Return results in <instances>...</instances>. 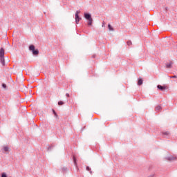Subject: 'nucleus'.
I'll return each instance as SVG.
<instances>
[{"label":"nucleus","mask_w":177,"mask_h":177,"mask_svg":"<svg viewBox=\"0 0 177 177\" xmlns=\"http://www.w3.org/2000/svg\"><path fill=\"white\" fill-rule=\"evenodd\" d=\"M0 63L2 64L3 67L6 66L5 62V49L3 48H0Z\"/></svg>","instance_id":"nucleus-1"},{"label":"nucleus","mask_w":177,"mask_h":177,"mask_svg":"<svg viewBox=\"0 0 177 177\" xmlns=\"http://www.w3.org/2000/svg\"><path fill=\"white\" fill-rule=\"evenodd\" d=\"M29 50L32 52L33 56H38V55H39V50H38V48H35V45H30Z\"/></svg>","instance_id":"nucleus-2"},{"label":"nucleus","mask_w":177,"mask_h":177,"mask_svg":"<svg viewBox=\"0 0 177 177\" xmlns=\"http://www.w3.org/2000/svg\"><path fill=\"white\" fill-rule=\"evenodd\" d=\"M165 160H167V161H175L177 160V156L175 155H171L170 156L166 157Z\"/></svg>","instance_id":"nucleus-3"},{"label":"nucleus","mask_w":177,"mask_h":177,"mask_svg":"<svg viewBox=\"0 0 177 177\" xmlns=\"http://www.w3.org/2000/svg\"><path fill=\"white\" fill-rule=\"evenodd\" d=\"M73 164H74L77 171H80V169L78 168V164H77V158H75V155L73 156Z\"/></svg>","instance_id":"nucleus-4"},{"label":"nucleus","mask_w":177,"mask_h":177,"mask_svg":"<svg viewBox=\"0 0 177 177\" xmlns=\"http://www.w3.org/2000/svg\"><path fill=\"white\" fill-rule=\"evenodd\" d=\"M79 13H81L80 11H77L75 13V21H76V24H78V23H80V21L81 20V18L80 17V16L78 15Z\"/></svg>","instance_id":"nucleus-5"},{"label":"nucleus","mask_w":177,"mask_h":177,"mask_svg":"<svg viewBox=\"0 0 177 177\" xmlns=\"http://www.w3.org/2000/svg\"><path fill=\"white\" fill-rule=\"evenodd\" d=\"M158 89H159V91H165V89H168V86H161L160 84H158L157 86Z\"/></svg>","instance_id":"nucleus-6"},{"label":"nucleus","mask_w":177,"mask_h":177,"mask_svg":"<svg viewBox=\"0 0 177 177\" xmlns=\"http://www.w3.org/2000/svg\"><path fill=\"white\" fill-rule=\"evenodd\" d=\"M173 64H174V62L169 61V63L167 62L165 64L166 68H172Z\"/></svg>","instance_id":"nucleus-7"},{"label":"nucleus","mask_w":177,"mask_h":177,"mask_svg":"<svg viewBox=\"0 0 177 177\" xmlns=\"http://www.w3.org/2000/svg\"><path fill=\"white\" fill-rule=\"evenodd\" d=\"M162 135L165 136V138H169L171 136V133H169L168 131L162 132Z\"/></svg>","instance_id":"nucleus-8"},{"label":"nucleus","mask_w":177,"mask_h":177,"mask_svg":"<svg viewBox=\"0 0 177 177\" xmlns=\"http://www.w3.org/2000/svg\"><path fill=\"white\" fill-rule=\"evenodd\" d=\"M84 17H85V19H86V20H89V19H92V17L91 16V15H89L88 13H84Z\"/></svg>","instance_id":"nucleus-9"},{"label":"nucleus","mask_w":177,"mask_h":177,"mask_svg":"<svg viewBox=\"0 0 177 177\" xmlns=\"http://www.w3.org/2000/svg\"><path fill=\"white\" fill-rule=\"evenodd\" d=\"M137 84L138 85V86H140V85H142L143 84V79L139 78L138 80Z\"/></svg>","instance_id":"nucleus-10"},{"label":"nucleus","mask_w":177,"mask_h":177,"mask_svg":"<svg viewBox=\"0 0 177 177\" xmlns=\"http://www.w3.org/2000/svg\"><path fill=\"white\" fill-rule=\"evenodd\" d=\"M3 150L5 151V153L9 152V147L8 146L3 147Z\"/></svg>","instance_id":"nucleus-11"},{"label":"nucleus","mask_w":177,"mask_h":177,"mask_svg":"<svg viewBox=\"0 0 177 177\" xmlns=\"http://www.w3.org/2000/svg\"><path fill=\"white\" fill-rule=\"evenodd\" d=\"M161 109H162V108L161 107V106L158 105V106H157L155 108V111L158 112V111H160V110H161Z\"/></svg>","instance_id":"nucleus-12"},{"label":"nucleus","mask_w":177,"mask_h":177,"mask_svg":"<svg viewBox=\"0 0 177 177\" xmlns=\"http://www.w3.org/2000/svg\"><path fill=\"white\" fill-rule=\"evenodd\" d=\"M93 21V19L92 18L88 19V26H92Z\"/></svg>","instance_id":"nucleus-13"},{"label":"nucleus","mask_w":177,"mask_h":177,"mask_svg":"<svg viewBox=\"0 0 177 177\" xmlns=\"http://www.w3.org/2000/svg\"><path fill=\"white\" fill-rule=\"evenodd\" d=\"M86 171H89L91 175H92V170L91 169V167H89V166H86Z\"/></svg>","instance_id":"nucleus-14"},{"label":"nucleus","mask_w":177,"mask_h":177,"mask_svg":"<svg viewBox=\"0 0 177 177\" xmlns=\"http://www.w3.org/2000/svg\"><path fill=\"white\" fill-rule=\"evenodd\" d=\"M108 28H109V31H113L114 30V29L112 28L111 24L108 25Z\"/></svg>","instance_id":"nucleus-15"},{"label":"nucleus","mask_w":177,"mask_h":177,"mask_svg":"<svg viewBox=\"0 0 177 177\" xmlns=\"http://www.w3.org/2000/svg\"><path fill=\"white\" fill-rule=\"evenodd\" d=\"M53 147H55V146H53V145H50V146L48 147V151H50V150H52V149H53Z\"/></svg>","instance_id":"nucleus-16"},{"label":"nucleus","mask_w":177,"mask_h":177,"mask_svg":"<svg viewBox=\"0 0 177 177\" xmlns=\"http://www.w3.org/2000/svg\"><path fill=\"white\" fill-rule=\"evenodd\" d=\"M63 104H64V102L63 101L58 102V106H63Z\"/></svg>","instance_id":"nucleus-17"},{"label":"nucleus","mask_w":177,"mask_h":177,"mask_svg":"<svg viewBox=\"0 0 177 177\" xmlns=\"http://www.w3.org/2000/svg\"><path fill=\"white\" fill-rule=\"evenodd\" d=\"M2 88H3L4 89H7V88H8V86H6V84L3 83V84H2Z\"/></svg>","instance_id":"nucleus-18"},{"label":"nucleus","mask_w":177,"mask_h":177,"mask_svg":"<svg viewBox=\"0 0 177 177\" xmlns=\"http://www.w3.org/2000/svg\"><path fill=\"white\" fill-rule=\"evenodd\" d=\"M52 111H53L55 117H57V113H56V111H55V109H52Z\"/></svg>","instance_id":"nucleus-19"},{"label":"nucleus","mask_w":177,"mask_h":177,"mask_svg":"<svg viewBox=\"0 0 177 177\" xmlns=\"http://www.w3.org/2000/svg\"><path fill=\"white\" fill-rule=\"evenodd\" d=\"M1 177H8V175H6V173H2Z\"/></svg>","instance_id":"nucleus-20"},{"label":"nucleus","mask_w":177,"mask_h":177,"mask_svg":"<svg viewBox=\"0 0 177 177\" xmlns=\"http://www.w3.org/2000/svg\"><path fill=\"white\" fill-rule=\"evenodd\" d=\"M62 171L63 172H66L67 171V167H63Z\"/></svg>","instance_id":"nucleus-21"},{"label":"nucleus","mask_w":177,"mask_h":177,"mask_svg":"<svg viewBox=\"0 0 177 177\" xmlns=\"http://www.w3.org/2000/svg\"><path fill=\"white\" fill-rule=\"evenodd\" d=\"M169 78H177L176 75L169 76Z\"/></svg>","instance_id":"nucleus-22"},{"label":"nucleus","mask_w":177,"mask_h":177,"mask_svg":"<svg viewBox=\"0 0 177 177\" xmlns=\"http://www.w3.org/2000/svg\"><path fill=\"white\" fill-rule=\"evenodd\" d=\"M131 44H132V42L131 41H127V45H131Z\"/></svg>","instance_id":"nucleus-23"},{"label":"nucleus","mask_w":177,"mask_h":177,"mask_svg":"<svg viewBox=\"0 0 177 177\" xmlns=\"http://www.w3.org/2000/svg\"><path fill=\"white\" fill-rule=\"evenodd\" d=\"M66 97H70V94L66 93Z\"/></svg>","instance_id":"nucleus-24"},{"label":"nucleus","mask_w":177,"mask_h":177,"mask_svg":"<svg viewBox=\"0 0 177 177\" xmlns=\"http://www.w3.org/2000/svg\"><path fill=\"white\" fill-rule=\"evenodd\" d=\"M95 57H96V55L94 54L93 55H92V58L95 59Z\"/></svg>","instance_id":"nucleus-25"}]
</instances>
